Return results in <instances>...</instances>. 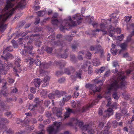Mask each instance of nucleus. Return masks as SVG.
Segmentation results:
<instances>
[{"label": "nucleus", "mask_w": 134, "mask_h": 134, "mask_svg": "<svg viewBox=\"0 0 134 134\" xmlns=\"http://www.w3.org/2000/svg\"><path fill=\"white\" fill-rule=\"evenodd\" d=\"M68 18L65 19L63 21L60 20L59 21L57 19H52V23L57 26L60 25V30L63 31L65 29L68 30V28L70 29L72 26L76 25L77 24L79 25L81 22V18L79 14L73 16L72 19L70 16Z\"/></svg>", "instance_id": "1"}, {"label": "nucleus", "mask_w": 134, "mask_h": 134, "mask_svg": "<svg viewBox=\"0 0 134 134\" xmlns=\"http://www.w3.org/2000/svg\"><path fill=\"white\" fill-rule=\"evenodd\" d=\"M15 0H7V4L5 6V8L7 10H8L9 8L12 7L14 4L11 2L14 1ZM16 9V8H13L10 10H7L6 13L4 14H0V31H3L7 28V25L4 24V22L7 19L10 17L13 14L14 11Z\"/></svg>", "instance_id": "2"}, {"label": "nucleus", "mask_w": 134, "mask_h": 134, "mask_svg": "<svg viewBox=\"0 0 134 134\" xmlns=\"http://www.w3.org/2000/svg\"><path fill=\"white\" fill-rule=\"evenodd\" d=\"M124 72H118L117 74V78L114 80L110 85L108 92L111 90H116L119 88H122L125 85V76L124 75Z\"/></svg>", "instance_id": "3"}, {"label": "nucleus", "mask_w": 134, "mask_h": 134, "mask_svg": "<svg viewBox=\"0 0 134 134\" xmlns=\"http://www.w3.org/2000/svg\"><path fill=\"white\" fill-rule=\"evenodd\" d=\"M32 42V40H29L27 43V50L24 49L21 52L25 61L26 62H28L29 60L30 59L29 64L31 66H32L33 63H35V60L33 58H30L31 57H30V55L32 54V49L33 47L31 45V43Z\"/></svg>", "instance_id": "4"}, {"label": "nucleus", "mask_w": 134, "mask_h": 134, "mask_svg": "<svg viewBox=\"0 0 134 134\" xmlns=\"http://www.w3.org/2000/svg\"><path fill=\"white\" fill-rule=\"evenodd\" d=\"M104 80H99L97 81V80H95V82L97 83L98 84H99V85L98 87H97L94 84H91L90 83H87L85 86L86 88L89 89L90 91H91L92 92H91L90 93L91 94H94V93L96 92H98L100 91L101 88V86L103 85V82L104 81Z\"/></svg>", "instance_id": "5"}, {"label": "nucleus", "mask_w": 134, "mask_h": 134, "mask_svg": "<svg viewBox=\"0 0 134 134\" xmlns=\"http://www.w3.org/2000/svg\"><path fill=\"white\" fill-rule=\"evenodd\" d=\"M35 63L37 66L39 65V68L40 69L39 70V72L40 74H42L44 72V71L43 69L48 68L51 66V61L49 62L48 64L44 63H41V62L40 60L39 59H37V60H36L35 61Z\"/></svg>", "instance_id": "6"}, {"label": "nucleus", "mask_w": 134, "mask_h": 134, "mask_svg": "<svg viewBox=\"0 0 134 134\" xmlns=\"http://www.w3.org/2000/svg\"><path fill=\"white\" fill-rule=\"evenodd\" d=\"M55 34L53 32L52 33L51 35L48 37V41L50 42L52 45L54 46H60L62 47H64V46L65 45L64 43H62L59 41H54L55 40Z\"/></svg>", "instance_id": "7"}, {"label": "nucleus", "mask_w": 134, "mask_h": 134, "mask_svg": "<svg viewBox=\"0 0 134 134\" xmlns=\"http://www.w3.org/2000/svg\"><path fill=\"white\" fill-rule=\"evenodd\" d=\"M62 124L61 122H54V126H51L48 127L47 129L49 134H55L59 130V128Z\"/></svg>", "instance_id": "8"}, {"label": "nucleus", "mask_w": 134, "mask_h": 134, "mask_svg": "<svg viewBox=\"0 0 134 134\" xmlns=\"http://www.w3.org/2000/svg\"><path fill=\"white\" fill-rule=\"evenodd\" d=\"M15 64L16 66L13 68V70L15 72H20L22 70L20 67V65L19 64L21 59L20 58L18 57L15 59Z\"/></svg>", "instance_id": "9"}, {"label": "nucleus", "mask_w": 134, "mask_h": 134, "mask_svg": "<svg viewBox=\"0 0 134 134\" xmlns=\"http://www.w3.org/2000/svg\"><path fill=\"white\" fill-rule=\"evenodd\" d=\"M9 69L8 66L4 65L2 63L0 62V83L1 82L2 80L1 79V74L5 75L7 71Z\"/></svg>", "instance_id": "10"}, {"label": "nucleus", "mask_w": 134, "mask_h": 134, "mask_svg": "<svg viewBox=\"0 0 134 134\" xmlns=\"http://www.w3.org/2000/svg\"><path fill=\"white\" fill-rule=\"evenodd\" d=\"M66 94H63L62 96L63 97L62 101L60 102V104L61 106L63 105L65 102L69 100L71 97V95H68L67 93L65 91Z\"/></svg>", "instance_id": "11"}, {"label": "nucleus", "mask_w": 134, "mask_h": 134, "mask_svg": "<svg viewBox=\"0 0 134 134\" xmlns=\"http://www.w3.org/2000/svg\"><path fill=\"white\" fill-rule=\"evenodd\" d=\"M75 71V68L72 66H71L65 68L64 73L68 75H70L71 74H73Z\"/></svg>", "instance_id": "12"}, {"label": "nucleus", "mask_w": 134, "mask_h": 134, "mask_svg": "<svg viewBox=\"0 0 134 134\" xmlns=\"http://www.w3.org/2000/svg\"><path fill=\"white\" fill-rule=\"evenodd\" d=\"M52 111L53 114L58 117H61L62 111L61 109L54 107L53 108Z\"/></svg>", "instance_id": "13"}, {"label": "nucleus", "mask_w": 134, "mask_h": 134, "mask_svg": "<svg viewBox=\"0 0 134 134\" xmlns=\"http://www.w3.org/2000/svg\"><path fill=\"white\" fill-rule=\"evenodd\" d=\"M67 111L64 115V119L68 118L70 116L71 113L75 114L76 113V111L68 108L66 109Z\"/></svg>", "instance_id": "14"}, {"label": "nucleus", "mask_w": 134, "mask_h": 134, "mask_svg": "<svg viewBox=\"0 0 134 134\" xmlns=\"http://www.w3.org/2000/svg\"><path fill=\"white\" fill-rule=\"evenodd\" d=\"M111 122L109 121L107 124V126L104 128V132L103 134H109V132L108 131L110 128L111 127Z\"/></svg>", "instance_id": "15"}, {"label": "nucleus", "mask_w": 134, "mask_h": 134, "mask_svg": "<svg viewBox=\"0 0 134 134\" xmlns=\"http://www.w3.org/2000/svg\"><path fill=\"white\" fill-rule=\"evenodd\" d=\"M54 62L57 65H59L60 68L61 69L64 67L66 64V62L64 60L60 61L59 62L55 61Z\"/></svg>", "instance_id": "16"}, {"label": "nucleus", "mask_w": 134, "mask_h": 134, "mask_svg": "<svg viewBox=\"0 0 134 134\" xmlns=\"http://www.w3.org/2000/svg\"><path fill=\"white\" fill-rule=\"evenodd\" d=\"M102 22L103 23L100 24V28L102 31H104V30H105L106 28V24H105L106 21L105 20H102Z\"/></svg>", "instance_id": "17"}, {"label": "nucleus", "mask_w": 134, "mask_h": 134, "mask_svg": "<svg viewBox=\"0 0 134 134\" xmlns=\"http://www.w3.org/2000/svg\"><path fill=\"white\" fill-rule=\"evenodd\" d=\"M1 57L2 58H3L4 59L6 60H7L9 59V58H10L12 59L14 57L13 55L12 54H10V53H7L5 57L1 55Z\"/></svg>", "instance_id": "18"}, {"label": "nucleus", "mask_w": 134, "mask_h": 134, "mask_svg": "<svg viewBox=\"0 0 134 134\" xmlns=\"http://www.w3.org/2000/svg\"><path fill=\"white\" fill-rule=\"evenodd\" d=\"M7 84V82H5L4 83V85L2 87V90L1 91V94H2L4 96H7V93L6 92L3 91L5 90L6 89V85Z\"/></svg>", "instance_id": "19"}, {"label": "nucleus", "mask_w": 134, "mask_h": 134, "mask_svg": "<svg viewBox=\"0 0 134 134\" xmlns=\"http://www.w3.org/2000/svg\"><path fill=\"white\" fill-rule=\"evenodd\" d=\"M96 52L94 54L98 53L99 52H102L103 49L101 46L99 44H98L96 46Z\"/></svg>", "instance_id": "20"}, {"label": "nucleus", "mask_w": 134, "mask_h": 134, "mask_svg": "<svg viewBox=\"0 0 134 134\" xmlns=\"http://www.w3.org/2000/svg\"><path fill=\"white\" fill-rule=\"evenodd\" d=\"M112 96L115 99L117 100L119 98L120 94L119 92L115 91L113 93Z\"/></svg>", "instance_id": "21"}, {"label": "nucleus", "mask_w": 134, "mask_h": 134, "mask_svg": "<svg viewBox=\"0 0 134 134\" xmlns=\"http://www.w3.org/2000/svg\"><path fill=\"white\" fill-rule=\"evenodd\" d=\"M41 82V80L39 79H35L34 80V83L36 87H38L40 85Z\"/></svg>", "instance_id": "22"}, {"label": "nucleus", "mask_w": 134, "mask_h": 134, "mask_svg": "<svg viewBox=\"0 0 134 134\" xmlns=\"http://www.w3.org/2000/svg\"><path fill=\"white\" fill-rule=\"evenodd\" d=\"M102 98V97L100 95H98L97 98L95 100H93L91 103L92 106H94L96 105L97 103H98L99 100V99H100Z\"/></svg>", "instance_id": "23"}, {"label": "nucleus", "mask_w": 134, "mask_h": 134, "mask_svg": "<svg viewBox=\"0 0 134 134\" xmlns=\"http://www.w3.org/2000/svg\"><path fill=\"white\" fill-rule=\"evenodd\" d=\"M127 42H125L121 43L120 45V46L122 49L125 50L126 49V47L127 46Z\"/></svg>", "instance_id": "24"}, {"label": "nucleus", "mask_w": 134, "mask_h": 134, "mask_svg": "<svg viewBox=\"0 0 134 134\" xmlns=\"http://www.w3.org/2000/svg\"><path fill=\"white\" fill-rule=\"evenodd\" d=\"M105 70V68L104 67H102L100 69H96V73L99 74L103 72Z\"/></svg>", "instance_id": "25"}, {"label": "nucleus", "mask_w": 134, "mask_h": 134, "mask_svg": "<svg viewBox=\"0 0 134 134\" xmlns=\"http://www.w3.org/2000/svg\"><path fill=\"white\" fill-rule=\"evenodd\" d=\"M55 95L58 96V97H60L61 96H62L63 94H66L65 91L59 92L58 90H57L55 91Z\"/></svg>", "instance_id": "26"}, {"label": "nucleus", "mask_w": 134, "mask_h": 134, "mask_svg": "<svg viewBox=\"0 0 134 134\" xmlns=\"http://www.w3.org/2000/svg\"><path fill=\"white\" fill-rule=\"evenodd\" d=\"M91 105V103L89 106H87L83 107L81 109V112L83 113L87 110L89 108L93 106Z\"/></svg>", "instance_id": "27"}, {"label": "nucleus", "mask_w": 134, "mask_h": 134, "mask_svg": "<svg viewBox=\"0 0 134 134\" xmlns=\"http://www.w3.org/2000/svg\"><path fill=\"white\" fill-rule=\"evenodd\" d=\"M82 74V71L80 69L78 71H77L76 72V77L79 79H81Z\"/></svg>", "instance_id": "28"}, {"label": "nucleus", "mask_w": 134, "mask_h": 134, "mask_svg": "<svg viewBox=\"0 0 134 134\" xmlns=\"http://www.w3.org/2000/svg\"><path fill=\"white\" fill-rule=\"evenodd\" d=\"M122 116V114L116 113L115 114V118L117 120H119L121 119V118Z\"/></svg>", "instance_id": "29"}, {"label": "nucleus", "mask_w": 134, "mask_h": 134, "mask_svg": "<svg viewBox=\"0 0 134 134\" xmlns=\"http://www.w3.org/2000/svg\"><path fill=\"white\" fill-rule=\"evenodd\" d=\"M72 37L70 35H66L64 36V38L69 41H70L72 39Z\"/></svg>", "instance_id": "30"}, {"label": "nucleus", "mask_w": 134, "mask_h": 134, "mask_svg": "<svg viewBox=\"0 0 134 134\" xmlns=\"http://www.w3.org/2000/svg\"><path fill=\"white\" fill-rule=\"evenodd\" d=\"M115 31V29H112L111 27L108 30V31L109 32V35L110 36L112 37H113L114 33V32Z\"/></svg>", "instance_id": "31"}, {"label": "nucleus", "mask_w": 134, "mask_h": 134, "mask_svg": "<svg viewBox=\"0 0 134 134\" xmlns=\"http://www.w3.org/2000/svg\"><path fill=\"white\" fill-rule=\"evenodd\" d=\"M13 50L12 47L9 46L8 47L6 48L4 51L3 52V54H4L5 52H6L7 51L11 52Z\"/></svg>", "instance_id": "32"}, {"label": "nucleus", "mask_w": 134, "mask_h": 134, "mask_svg": "<svg viewBox=\"0 0 134 134\" xmlns=\"http://www.w3.org/2000/svg\"><path fill=\"white\" fill-rule=\"evenodd\" d=\"M34 102L37 104H40L41 103H42L43 101H41L39 100V98H36L34 100Z\"/></svg>", "instance_id": "33"}, {"label": "nucleus", "mask_w": 134, "mask_h": 134, "mask_svg": "<svg viewBox=\"0 0 134 134\" xmlns=\"http://www.w3.org/2000/svg\"><path fill=\"white\" fill-rule=\"evenodd\" d=\"M87 62H86L83 65L81 66V68L83 69L85 71L86 70V69H87L88 68Z\"/></svg>", "instance_id": "34"}, {"label": "nucleus", "mask_w": 134, "mask_h": 134, "mask_svg": "<svg viewBox=\"0 0 134 134\" xmlns=\"http://www.w3.org/2000/svg\"><path fill=\"white\" fill-rule=\"evenodd\" d=\"M45 13L44 11H39L37 12V14L38 16H43Z\"/></svg>", "instance_id": "35"}, {"label": "nucleus", "mask_w": 134, "mask_h": 134, "mask_svg": "<svg viewBox=\"0 0 134 134\" xmlns=\"http://www.w3.org/2000/svg\"><path fill=\"white\" fill-rule=\"evenodd\" d=\"M81 54L82 55H84V53L83 52L80 51L79 52V55L78 56V58L79 60H82L83 59V58L82 57V55H81Z\"/></svg>", "instance_id": "36"}, {"label": "nucleus", "mask_w": 134, "mask_h": 134, "mask_svg": "<svg viewBox=\"0 0 134 134\" xmlns=\"http://www.w3.org/2000/svg\"><path fill=\"white\" fill-rule=\"evenodd\" d=\"M122 95L123 96L124 99L126 100H128L130 98L128 94H126V93H123L122 94Z\"/></svg>", "instance_id": "37"}, {"label": "nucleus", "mask_w": 134, "mask_h": 134, "mask_svg": "<svg viewBox=\"0 0 134 134\" xmlns=\"http://www.w3.org/2000/svg\"><path fill=\"white\" fill-rule=\"evenodd\" d=\"M70 60L73 62H75L76 60V59L74 55L72 54L70 55Z\"/></svg>", "instance_id": "38"}, {"label": "nucleus", "mask_w": 134, "mask_h": 134, "mask_svg": "<svg viewBox=\"0 0 134 134\" xmlns=\"http://www.w3.org/2000/svg\"><path fill=\"white\" fill-rule=\"evenodd\" d=\"M53 49L52 47H47L46 48V51L47 53H50L52 52Z\"/></svg>", "instance_id": "39"}, {"label": "nucleus", "mask_w": 134, "mask_h": 134, "mask_svg": "<svg viewBox=\"0 0 134 134\" xmlns=\"http://www.w3.org/2000/svg\"><path fill=\"white\" fill-rule=\"evenodd\" d=\"M113 126L114 128H116L117 127L118 125V122L117 121L114 120L112 122Z\"/></svg>", "instance_id": "40"}, {"label": "nucleus", "mask_w": 134, "mask_h": 134, "mask_svg": "<svg viewBox=\"0 0 134 134\" xmlns=\"http://www.w3.org/2000/svg\"><path fill=\"white\" fill-rule=\"evenodd\" d=\"M42 42L39 40H36L35 42V45L38 47H40L41 45Z\"/></svg>", "instance_id": "41"}, {"label": "nucleus", "mask_w": 134, "mask_h": 134, "mask_svg": "<svg viewBox=\"0 0 134 134\" xmlns=\"http://www.w3.org/2000/svg\"><path fill=\"white\" fill-rule=\"evenodd\" d=\"M55 96V94L50 93L48 95V97L50 99H52L54 98Z\"/></svg>", "instance_id": "42"}, {"label": "nucleus", "mask_w": 134, "mask_h": 134, "mask_svg": "<svg viewBox=\"0 0 134 134\" xmlns=\"http://www.w3.org/2000/svg\"><path fill=\"white\" fill-rule=\"evenodd\" d=\"M1 120L5 124H8L9 122V121L6 118H2L1 119Z\"/></svg>", "instance_id": "43"}, {"label": "nucleus", "mask_w": 134, "mask_h": 134, "mask_svg": "<svg viewBox=\"0 0 134 134\" xmlns=\"http://www.w3.org/2000/svg\"><path fill=\"white\" fill-rule=\"evenodd\" d=\"M125 17L126 19L125 20V21L126 22H129L132 18V16H131L130 17L129 16H125Z\"/></svg>", "instance_id": "44"}, {"label": "nucleus", "mask_w": 134, "mask_h": 134, "mask_svg": "<svg viewBox=\"0 0 134 134\" xmlns=\"http://www.w3.org/2000/svg\"><path fill=\"white\" fill-rule=\"evenodd\" d=\"M23 2L24 1H21L18 3V6L19 7L22 8L25 6V4L23 3Z\"/></svg>", "instance_id": "45"}, {"label": "nucleus", "mask_w": 134, "mask_h": 134, "mask_svg": "<svg viewBox=\"0 0 134 134\" xmlns=\"http://www.w3.org/2000/svg\"><path fill=\"white\" fill-rule=\"evenodd\" d=\"M96 46H91L89 48V49L91 51H96Z\"/></svg>", "instance_id": "46"}, {"label": "nucleus", "mask_w": 134, "mask_h": 134, "mask_svg": "<svg viewBox=\"0 0 134 134\" xmlns=\"http://www.w3.org/2000/svg\"><path fill=\"white\" fill-rule=\"evenodd\" d=\"M51 112L50 111H47L46 112V116L47 117H50L51 115Z\"/></svg>", "instance_id": "47"}, {"label": "nucleus", "mask_w": 134, "mask_h": 134, "mask_svg": "<svg viewBox=\"0 0 134 134\" xmlns=\"http://www.w3.org/2000/svg\"><path fill=\"white\" fill-rule=\"evenodd\" d=\"M26 129L28 131L27 132V133H29V131L32 130L34 128V127L33 126H31L29 127V126H28L27 127Z\"/></svg>", "instance_id": "48"}, {"label": "nucleus", "mask_w": 134, "mask_h": 134, "mask_svg": "<svg viewBox=\"0 0 134 134\" xmlns=\"http://www.w3.org/2000/svg\"><path fill=\"white\" fill-rule=\"evenodd\" d=\"M29 32V31H27L23 32L22 33H20V35L22 37H24L26 35L28 34ZM29 32H30V31H29Z\"/></svg>", "instance_id": "49"}, {"label": "nucleus", "mask_w": 134, "mask_h": 134, "mask_svg": "<svg viewBox=\"0 0 134 134\" xmlns=\"http://www.w3.org/2000/svg\"><path fill=\"white\" fill-rule=\"evenodd\" d=\"M132 37V36L129 35L127 37L126 42L128 43V42H130L131 40V37Z\"/></svg>", "instance_id": "50"}, {"label": "nucleus", "mask_w": 134, "mask_h": 134, "mask_svg": "<svg viewBox=\"0 0 134 134\" xmlns=\"http://www.w3.org/2000/svg\"><path fill=\"white\" fill-rule=\"evenodd\" d=\"M124 38L123 35L122 34L120 36H118L117 37V39L119 40L120 41L122 40Z\"/></svg>", "instance_id": "51"}, {"label": "nucleus", "mask_w": 134, "mask_h": 134, "mask_svg": "<svg viewBox=\"0 0 134 134\" xmlns=\"http://www.w3.org/2000/svg\"><path fill=\"white\" fill-rule=\"evenodd\" d=\"M93 71L91 67L90 66H89L88 68V71L89 74H91L93 72Z\"/></svg>", "instance_id": "52"}, {"label": "nucleus", "mask_w": 134, "mask_h": 134, "mask_svg": "<svg viewBox=\"0 0 134 134\" xmlns=\"http://www.w3.org/2000/svg\"><path fill=\"white\" fill-rule=\"evenodd\" d=\"M64 73V72L62 71H57L56 73V75L57 76H58L59 75H62Z\"/></svg>", "instance_id": "53"}, {"label": "nucleus", "mask_w": 134, "mask_h": 134, "mask_svg": "<svg viewBox=\"0 0 134 134\" xmlns=\"http://www.w3.org/2000/svg\"><path fill=\"white\" fill-rule=\"evenodd\" d=\"M105 113L106 114V115H104L103 116V117L104 118H109L111 115L110 113H109L108 112H107L106 111L105 112Z\"/></svg>", "instance_id": "54"}, {"label": "nucleus", "mask_w": 134, "mask_h": 134, "mask_svg": "<svg viewBox=\"0 0 134 134\" xmlns=\"http://www.w3.org/2000/svg\"><path fill=\"white\" fill-rule=\"evenodd\" d=\"M50 79L49 77L48 76H46L44 78L43 80V81L45 82H46L47 81H48Z\"/></svg>", "instance_id": "55"}, {"label": "nucleus", "mask_w": 134, "mask_h": 134, "mask_svg": "<svg viewBox=\"0 0 134 134\" xmlns=\"http://www.w3.org/2000/svg\"><path fill=\"white\" fill-rule=\"evenodd\" d=\"M50 103L49 101L46 100L44 101V104L46 106L48 107L49 105L50 104Z\"/></svg>", "instance_id": "56"}, {"label": "nucleus", "mask_w": 134, "mask_h": 134, "mask_svg": "<svg viewBox=\"0 0 134 134\" xmlns=\"http://www.w3.org/2000/svg\"><path fill=\"white\" fill-rule=\"evenodd\" d=\"M93 64L94 66H98L100 64V63L98 61H95L93 62Z\"/></svg>", "instance_id": "57"}, {"label": "nucleus", "mask_w": 134, "mask_h": 134, "mask_svg": "<svg viewBox=\"0 0 134 134\" xmlns=\"http://www.w3.org/2000/svg\"><path fill=\"white\" fill-rule=\"evenodd\" d=\"M65 78L64 77L61 78L58 80V82L60 83L63 82L65 81Z\"/></svg>", "instance_id": "58"}, {"label": "nucleus", "mask_w": 134, "mask_h": 134, "mask_svg": "<svg viewBox=\"0 0 134 134\" xmlns=\"http://www.w3.org/2000/svg\"><path fill=\"white\" fill-rule=\"evenodd\" d=\"M68 55V54H67L66 53H65L61 54V57L65 59L67 58Z\"/></svg>", "instance_id": "59"}, {"label": "nucleus", "mask_w": 134, "mask_h": 134, "mask_svg": "<svg viewBox=\"0 0 134 134\" xmlns=\"http://www.w3.org/2000/svg\"><path fill=\"white\" fill-rule=\"evenodd\" d=\"M23 121V120L21 119H17L16 120V122L17 124H19L21 122H22Z\"/></svg>", "instance_id": "60"}, {"label": "nucleus", "mask_w": 134, "mask_h": 134, "mask_svg": "<svg viewBox=\"0 0 134 134\" xmlns=\"http://www.w3.org/2000/svg\"><path fill=\"white\" fill-rule=\"evenodd\" d=\"M8 82L11 83H13L14 81V80L10 77L8 78Z\"/></svg>", "instance_id": "61"}, {"label": "nucleus", "mask_w": 134, "mask_h": 134, "mask_svg": "<svg viewBox=\"0 0 134 134\" xmlns=\"http://www.w3.org/2000/svg\"><path fill=\"white\" fill-rule=\"evenodd\" d=\"M7 134H10L13 133V131L10 129L6 130L5 131Z\"/></svg>", "instance_id": "62"}, {"label": "nucleus", "mask_w": 134, "mask_h": 134, "mask_svg": "<svg viewBox=\"0 0 134 134\" xmlns=\"http://www.w3.org/2000/svg\"><path fill=\"white\" fill-rule=\"evenodd\" d=\"M113 66L114 67H116V66H119V65L117 62L114 61L113 63Z\"/></svg>", "instance_id": "63"}, {"label": "nucleus", "mask_w": 134, "mask_h": 134, "mask_svg": "<svg viewBox=\"0 0 134 134\" xmlns=\"http://www.w3.org/2000/svg\"><path fill=\"white\" fill-rule=\"evenodd\" d=\"M104 126V124L103 122H100L99 124V127L100 128H103Z\"/></svg>", "instance_id": "64"}]
</instances>
